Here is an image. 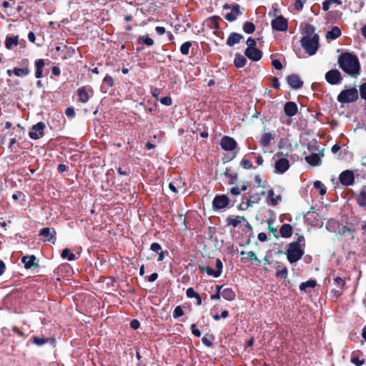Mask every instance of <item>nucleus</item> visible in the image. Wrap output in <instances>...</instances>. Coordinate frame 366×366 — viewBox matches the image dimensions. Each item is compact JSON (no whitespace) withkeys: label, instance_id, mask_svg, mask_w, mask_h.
I'll list each match as a JSON object with an SVG mask.
<instances>
[{"label":"nucleus","instance_id":"obj_1","mask_svg":"<svg viewBox=\"0 0 366 366\" xmlns=\"http://www.w3.org/2000/svg\"><path fill=\"white\" fill-rule=\"evenodd\" d=\"M340 67L352 77H357L361 73L360 61L357 56L352 53H343L338 57Z\"/></svg>","mask_w":366,"mask_h":366},{"label":"nucleus","instance_id":"obj_2","mask_svg":"<svg viewBox=\"0 0 366 366\" xmlns=\"http://www.w3.org/2000/svg\"><path fill=\"white\" fill-rule=\"evenodd\" d=\"M305 31L307 35L302 38L301 46L310 56H312L319 48V36L314 34L315 29L310 24L305 26Z\"/></svg>","mask_w":366,"mask_h":366},{"label":"nucleus","instance_id":"obj_3","mask_svg":"<svg viewBox=\"0 0 366 366\" xmlns=\"http://www.w3.org/2000/svg\"><path fill=\"white\" fill-rule=\"evenodd\" d=\"M304 254V249L299 243H290L287 250L288 261L292 264L300 260Z\"/></svg>","mask_w":366,"mask_h":366},{"label":"nucleus","instance_id":"obj_4","mask_svg":"<svg viewBox=\"0 0 366 366\" xmlns=\"http://www.w3.org/2000/svg\"><path fill=\"white\" fill-rule=\"evenodd\" d=\"M358 98V92L355 87L342 90L337 96V101L340 103H350Z\"/></svg>","mask_w":366,"mask_h":366},{"label":"nucleus","instance_id":"obj_5","mask_svg":"<svg viewBox=\"0 0 366 366\" xmlns=\"http://www.w3.org/2000/svg\"><path fill=\"white\" fill-rule=\"evenodd\" d=\"M261 200L259 194H254L249 198L243 197L242 202L239 205V209L241 210L247 209L249 207H253L254 204H258Z\"/></svg>","mask_w":366,"mask_h":366},{"label":"nucleus","instance_id":"obj_6","mask_svg":"<svg viewBox=\"0 0 366 366\" xmlns=\"http://www.w3.org/2000/svg\"><path fill=\"white\" fill-rule=\"evenodd\" d=\"M325 80L332 85H337L342 82V74L337 69H331L325 74Z\"/></svg>","mask_w":366,"mask_h":366},{"label":"nucleus","instance_id":"obj_7","mask_svg":"<svg viewBox=\"0 0 366 366\" xmlns=\"http://www.w3.org/2000/svg\"><path fill=\"white\" fill-rule=\"evenodd\" d=\"M229 199L225 194L217 195L212 201V207L215 210L224 209L228 206Z\"/></svg>","mask_w":366,"mask_h":366},{"label":"nucleus","instance_id":"obj_8","mask_svg":"<svg viewBox=\"0 0 366 366\" xmlns=\"http://www.w3.org/2000/svg\"><path fill=\"white\" fill-rule=\"evenodd\" d=\"M272 27L273 29L279 31H285L288 28L287 20L282 16H279L272 21Z\"/></svg>","mask_w":366,"mask_h":366},{"label":"nucleus","instance_id":"obj_9","mask_svg":"<svg viewBox=\"0 0 366 366\" xmlns=\"http://www.w3.org/2000/svg\"><path fill=\"white\" fill-rule=\"evenodd\" d=\"M45 124L43 122H39L32 127L31 131L29 133V136L32 139H38L43 137Z\"/></svg>","mask_w":366,"mask_h":366},{"label":"nucleus","instance_id":"obj_10","mask_svg":"<svg viewBox=\"0 0 366 366\" xmlns=\"http://www.w3.org/2000/svg\"><path fill=\"white\" fill-rule=\"evenodd\" d=\"M339 180L345 186L352 185L355 182L354 174L350 170H345L340 174Z\"/></svg>","mask_w":366,"mask_h":366},{"label":"nucleus","instance_id":"obj_11","mask_svg":"<svg viewBox=\"0 0 366 366\" xmlns=\"http://www.w3.org/2000/svg\"><path fill=\"white\" fill-rule=\"evenodd\" d=\"M56 232L54 229L45 227L41 229L39 232V235L43 237L44 242H51L54 244L56 237H55Z\"/></svg>","mask_w":366,"mask_h":366},{"label":"nucleus","instance_id":"obj_12","mask_svg":"<svg viewBox=\"0 0 366 366\" xmlns=\"http://www.w3.org/2000/svg\"><path fill=\"white\" fill-rule=\"evenodd\" d=\"M220 144L224 150L230 152L234 150L237 145L234 139L227 136L222 137Z\"/></svg>","mask_w":366,"mask_h":366},{"label":"nucleus","instance_id":"obj_13","mask_svg":"<svg viewBox=\"0 0 366 366\" xmlns=\"http://www.w3.org/2000/svg\"><path fill=\"white\" fill-rule=\"evenodd\" d=\"M290 167V163L287 159L280 158L275 162V172L278 174H283L288 170Z\"/></svg>","mask_w":366,"mask_h":366},{"label":"nucleus","instance_id":"obj_14","mask_svg":"<svg viewBox=\"0 0 366 366\" xmlns=\"http://www.w3.org/2000/svg\"><path fill=\"white\" fill-rule=\"evenodd\" d=\"M244 54L249 59L255 61H259L262 56V51L256 47L247 48Z\"/></svg>","mask_w":366,"mask_h":366},{"label":"nucleus","instance_id":"obj_15","mask_svg":"<svg viewBox=\"0 0 366 366\" xmlns=\"http://www.w3.org/2000/svg\"><path fill=\"white\" fill-rule=\"evenodd\" d=\"M287 82L293 89H300L303 84V81L297 74H292L287 77Z\"/></svg>","mask_w":366,"mask_h":366},{"label":"nucleus","instance_id":"obj_16","mask_svg":"<svg viewBox=\"0 0 366 366\" xmlns=\"http://www.w3.org/2000/svg\"><path fill=\"white\" fill-rule=\"evenodd\" d=\"M240 14H242V12L239 10V6L238 4H235L232 6V10L225 14L224 19L229 21H233Z\"/></svg>","mask_w":366,"mask_h":366},{"label":"nucleus","instance_id":"obj_17","mask_svg":"<svg viewBox=\"0 0 366 366\" xmlns=\"http://www.w3.org/2000/svg\"><path fill=\"white\" fill-rule=\"evenodd\" d=\"M323 157L322 154L312 153V154L305 157L306 162L312 166H318L321 164V158Z\"/></svg>","mask_w":366,"mask_h":366},{"label":"nucleus","instance_id":"obj_18","mask_svg":"<svg viewBox=\"0 0 366 366\" xmlns=\"http://www.w3.org/2000/svg\"><path fill=\"white\" fill-rule=\"evenodd\" d=\"M92 90L89 88L87 87H81L78 89L77 94L79 98V101L82 103H86L89 99V92H91Z\"/></svg>","mask_w":366,"mask_h":366},{"label":"nucleus","instance_id":"obj_19","mask_svg":"<svg viewBox=\"0 0 366 366\" xmlns=\"http://www.w3.org/2000/svg\"><path fill=\"white\" fill-rule=\"evenodd\" d=\"M284 112L288 117H293L297 112V106L293 102H288L285 104Z\"/></svg>","mask_w":366,"mask_h":366},{"label":"nucleus","instance_id":"obj_20","mask_svg":"<svg viewBox=\"0 0 366 366\" xmlns=\"http://www.w3.org/2000/svg\"><path fill=\"white\" fill-rule=\"evenodd\" d=\"M246 221V219L244 217L240 216H230L227 217V226H232L233 227H237L239 224H240L242 222Z\"/></svg>","mask_w":366,"mask_h":366},{"label":"nucleus","instance_id":"obj_21","mask_svg":"<svg viewBox=\"0 0 366 366\" xmlns=\"http://www.w3.org/2000/svg\"><path fill=\"white\" fill-rule=\"evenodd\" d=\"M243 38L242 34L238 33H232L227 38V44L229 46H233L234 44L239 43L240 40Z\"/></svg>","mask_w":366,"mask_h":366},{"label":"nucleus","instance_id":"obj_22","mask_svg":"<svg viewBox=\"0 0 366 366\" xmlns=\"http://www.w3.org/2000/svg\"><path fill=\"white\" fill-rule=\"evenodd\" d=\"M317 285V282L313 280H310L307 282H302L300 285V290L302 292H310L311 290L313 289Z\"/></svg>","mask_w":366,"mask_h":366},{"label":"nucleus","instance_id":"obj_23","mask_svg":"<svg viewBox=\"0 0 366 366\" xmlns=\"http://www.w3.org/2000/svg\"><path fill=\"white\" fill-rule=\"evenodd\" d=\"M280 234L282 237L288 238L292 234V227L289 224H284L280 229Z\"/></svg>","mask_w":366,"mask_h":366},{"label":"nucleus","instance_id":"obj_24","mask_svg":"<svg viewBox=\"0 0 366 366\" xmlns=\"http://www.w3.org/2000/svg\"><path fill=\"white\" fill-rule=\"evenodd\" d=\"M36 257L34 255L24 256L21 259V262L24 264V267L26 269L31 268L36 265Z\"/></svg>","mask_w":366,"mask_h":366},{"label":"nucleus","instance_id":"obj_25","mask_svg":"<svg viewBox=\"0 0 366 366\" xmlns=\"http://www.w3.org/2000/svg\"><path fill=\"white\" fill-rule=\"evenodd\" d=\"M45 62L44 59H38L35 61L36 72L35 76L39 79L42 76L43 69L44 67Z\"/></svg>","mask_w":366,"mask_h":366},{"label":"nucleus","instance_id":"obj_26","mask_svg":"<svg viewBox=\"0 0 366 366\" xmlns=\"http://www.w3.org/2000/svg\"><path fill=\"white\" fill-rule=\"evenodd\" d=\"M221 295L224 299L229 301L234 300L236 296L234 292L230 288L221 290Z\"/></svg>","mask_w":366,"mask_h":366},{"label":"nucleus","instance_id":"obj_27","mask_svg":"<svg viewBox=\"0 0 366 366\" xmlns=\"http://www.w3.org/2000/svg\"><path fill=\"white\" fill-rule=\"evenodd\" d=\"M341 35V30L337 26H334L332 28V29L329 31H327L326 34L327 39H336Z\"/></svg>","mask_w":366,"mask_h":366},{"label":"nucleus","instance_id":"obj_28","mask_svg":"<svg viewBox=\"0 0 366 366\" xmlns=\"http://www.w3.org/2000/svg\"><path fill=\"white\" fill-rule=\"evenodd\" d=\"M246 58L241 54H236L234 59V64L237 68H242L246 64Z\"/></svg>","mask_w":366,"mask_h":366},{"label":"nucleus","instance_id":"obj_29","mask_svg":"<svg viewBox=\"0 0 366 366\" xmlns=\"http://www.w3.org/2000/svg\"><path fill=\"white\" fill-rule=\"evenodd\" d=\"M18 44V36H15L14 37L7 36L5 41V46L6 49H11L14 46H17Z\"/></svg>","mask_w":366,"mask_h":366},{"label":"nucleus","instance_id":"obj_30","mask_svg":"<svg viewBox=\"0 0 366 366\" xmlns=\"http://www.w3.org/2000/svg\"><path fill=\"white\" fill-rule=\"evenodd\" d=\"M30 71L28 68H14L13 73L16 76H25L29 74Z\"/></svg>","mask_w":366,"mask_h":366},{"label":"nucleus","instance_id":"obj_31","mask_svg":"<svg viewBox=\"0 0 366 366\" xmlns=\"http://www.w3.org/2000/svg\"><path fill=\"white\" fill-rule=\"evenodd\" d=\"M61 256L62 258L67 259L69 261H73L76 259V255L71 252L69 249H63Z\"/></svg>","mask_w":366,"mask_h":366},{"label":"nucleus","instance_id":"obj_32","mask_svg":"<svg viewBox=\"0 0 366 366\" xmlns=\"http://www.w3.org/2000/svg\"><path fill=\"white\" fill-rule=\"evenodd\" d=\"M272 134L270 133H264L262 135L260 143L262 146L267 147L270 144Z\"/></svg>","mask_w":366,"mask_h":366},{"label":"nucleus","instance_id":"obj_33","mask_svg":"<svg viewBox=\"0 0 366 366\" xmlns=\"http://www.w3.org/2000/svg\"><path fill=\"white\" fill-rule=\"evenodd\" d=\"M357 202L361 207H366V192L362 191L357 198Z\"/></svg>","mask_w":366,"mask_h":366},{"label":"nucleus","instance_id":"obj_34","mask_svg":"<svg viewBox=\"0 0 366 366\" xmlns=\"http://www.w3.org/2000/svg\"><path fill=\"white\" fill-rule=\"evenodd\" d=\"M243 30L247 34H252L255 30V26L252 22H246L243 26Z\"/></svg>","mask_w":366,"mask_h":366},{"label":"nucleus","instance_id":"obj_35","mask_svg":"<svg viewBox=\"0 0 366 366\" xmlns=\"http://www.w3.org/2000/svg\"><path fill=\"white\" fill-rule=\"evenodd\" d=\"M192 46L190 41L184 42L180 47V51L184 55H187L189 52V49Z\"/></svg>","mask_w":366,"mask_h":366},{"label":"nucleus","instance_id":"obj_36","mask_svg":"<svg viewBox=\"0 0 366 366\" xmlns=\"http://www.w3.org/2000/svg\"><path fill=\"white\" fill-rule=\"evenodd\" d=\"M314 187L320 190V194L324 195L326 193V187L320 181H315L314 182Z\"/></svg>","mask_w":366,"mask_h":366},{"label":"nucleus","instance_id":"obj_37","mask_svg":"<svg viewBox=\"0 0 366 366\" xmlns=\"http://www.w3.org/2000/svg\"><path fill=\"white\" fill-rule=\"evenodd\" d=\"M241 255H247V258H249L251 260L259 262V259L257 258L256 254L253 251L249 252H242Z\"/></svg>","mask_w":366,"mask_h":366},{"label":"nucleus","instance_id":"obj_38","mask_svg":"<svg viewBox=\"0 0 366 366\" xmlns=\"http://www.w3.org/2000/svg\"><path fill=\"white\" fill-rule=\"evenodd\" d=\"M139 42L146 44L147 46H152L154 44V41L147 36H140L139 39Z\"/></svg>","mask_w":366,"mask_h":366},{"label":"nucleus","instance_id":"obj_39","mask_svg":"<svg viewBox=\"0 0 366 366\" xmlns=\"http://www.w3.org/2000/svg\"><path fill=\"white\" fill-rule=\"evenodd\" d=\"M48 341H49V339L44 338V337H34V343L38 346H41V345L46 344Z\"/></svg>","mask_w":366,"mask_h":366},{"label":"nucleus","instance_id":"obj_40","mask_svg":"<svg viewBox=\"0 0 366 366\" xmlns=\"http://www.w3.org/2000/svg\"><path fill=\"white\" fill-rule=\"evenodd\" d=\"M334 283L340 290H342L345 286V282L340 277H337L334 279Z\"/></svg>","mask_w":366,"mask_h":366},{"label":"nucleus","instance_id":"obj_41","mask_svg":"<svg viewBox=\"0 0 366 366\" xmlns=\"http://www.w3.org/2000/svg\"><path fill=\"white\" fill-rule=\"evenodd\" d=\"M184 315V311L180 306H177L174 308L173 312L174 318H178Z\"/></svg>","mask_w":366,"mask_h":366},{"label":"nucleus","instance_id":"obj_42","mask_svg":"<svg viewBox=\"0 0 366 366\" xmlns=\"http://www.w3.org/2000/svg\"><path fill=\"white\" fill-rule=\"evenodd\" d=\"M287 269L285 267L282 269L277 270L276 276L282 279H286L287 277Z\"/></svg>","mask_w":366,"mask_h":366},{"label":"nucleus","instance_id":"obj_43","mask_svg":"<svg viewBox=\"0 0 366 366\" xmlns=\"http://www.w3.org/2000/svg\"><path fill=\"white\" fill-rule=\"evenodd\" d=\"M215 266L216 273L217 275L220 276L222 272L223 264L219 259H216Z\"/></svg>","mask_w":366,"mask_h":366},{"label":"nucleus","instance_id":"obj_44","mask_svg":"<svg viewBox=\"0 0 366 366\" xmlns=\"http://www.w3.org/2000/svg\"><path fill=\"white\" fill-rule=\"evenodd\" d=\"M150 249H151V250L156 252L157 254L159 253L161 251H162L161 245L157 242L152 243L151 244Z\"/></svg>","mask_w":366,"mask_h":366},{"label":"nucleus","instance_id":"obj_45","mask_svg":"<svg viewBox=\"0 0 366 366\" xmlns=\"http://www.w3.org/2000/svg\"><path fill=\"white\" fill-rule=\"evenodd\" d=\"M241 166L244 169H249L252 168V164L247 159H242L240 163Z\"/></svg>","mask_w":366,"mask_h":366},{"label":"nucleus","instance_id":"obj_46","mask_svg":"<svg viewBox=\"0 0 366 366\" xmlns=\"http://www.w3.org/2000/svg\"><path fill=\"white\" fill-rule=\"evenodd\" d=\"M159 101L164 105L170 106L172 104V100L169 97L160 98Z\"/></svg>","mask_w":366,"mask_h":366},{"label":"nucleus","instance_id":"obj_47","mask_svg":"<svg viewBox=\"0 0 366 366\" xmlns=\"http://www.w3.org/2000/svg\"><path fill=\"white\" fill-rule=\"evenodd\" d=\"M186 295L189 298H195L196 296H198V293H197L192 287H189L187 290Z\"/></svg>","mask_w":366,"mask_h":366},{"label":"nucleus","instance_id":"obj_48","mask_svg":"<svg viewBox=\"0 0 366 366\" xmlns=\"http://www.w3.org/2000/svg\"><path fill=\"white\" fill-rule=\"evenodd\" d=\"M307 0H296L295 2V8L297 10H302L304 6V4H305Z\"/></svg>","mask_w":366,"mask_h":366},{"label":"nucleus","instance_id":"obj_49","mask_svg":"<svg viewBox=\"0 0 366 366\" xmlns=\"http://www.w3.org/2000/svg\"><path fill=\"white\" fill-rule=\"evenodd\" d=\"M202 270L205 271L209 275L213 276L214 277H219V275L217 274L216 270H214L209 267H203Z\"/></svg>","mask_w":366,"mask_h":366},{"label":"nucleus","instance_id":"obj_50","mask_svg":"<svg viewBox=\"0 0 366 366\" xmlns=\"http://www.w3.org/2000/svg\"><path fill=\"white\" fill-rule=\"evenodd\" d=\"M351 362L355 364V365L357 366H361L363 365L364 363V360H360L359 357H352L351 358Z\"/></svg>","mask_w":366,"mask_h":366},{"label":"nucleus","instance_id":"obj_51","mask_svg":"<svg viewBox=\"0 0 366 366\" xmlns=\"http://www.w3.org/2000/svg\"><path fill=\"white\" fill-rule=\"evenodd\" d=\"M360 97L366 100V83L362 84L360 87Z\"/></svg>","mask_w":366,"mask_h":366},{"label":"nucleus","instance_id":"obj_52","mask_svg":"<svg viewBox=\"0 0 366 366\" xmlns=\"http://www.w3.org/2000/svg\"><path fill=\"white\" fill-rule=\"evenodd\" d=\"M191 329H192V332L194 336H196L197 337H199L201 336V332L197 329L196 324H192L191 326Z\"/></svg>","mask_w":366,"mask_h":366},{"label":"nucleus","instance_id":"obj_53","mask_svg":"<svg viewBox=\"0 0 366 366\" xmlns=\"http://www.w3.org/2000/svg\"><path fill=\"white\" fill-rule=\"evenodd\" d=\"M212 340L213 338H209L207 337H203L202 339L203 344L207 347H211L212 345Z\"/></svg>","mask_w":366,"mask_h":366},{"label":"nucleus","instance_id":"obj_54","mask_svg":"<svg viewBox=\"0 0 366 366\" xmlns=\"http://www.w3.org/2000/svg\"><path fill=\"white\" fill-rule=\"evenodd\" d=\"M272 64L276 69L280 70L282 69V65L278 59H273Z\"/></svg>","mask_w":366,"mask_h":366},{"label":"nucleus","instance_id":"obj_55","mask_svg":"<svg viewBox=\"0 0 366 366\" xmlns=\"http://www.w3.org/2000/svg\"><path fill=\"white\" fill-rule=\"evenodd\" d=\"M247 48H254L256 45V41L254 39L249 37L247 39Z\"/></svg>","mask_w":366,"mask_h":366},{"label":"nucleus","instance_id":"obj_56","mask_svg":"<svg viewBox=\"0 0 366 366\" xmlns=\"http://www.w3.org/2000/svg\"><path fill=\"white\" fill-rule=\"evenodd\" d=\"M230 193L232 195L237 196L241 193V190L238 187H233L230 189Z\"/></svg>","mask_w":366,"mask_h":366},{"label":"nucleus","instance_id":"obj_57","mask_svg":"<svg viewBox=\"0 0 366 366\" xmlns=\"http://www.w3.org/2000/svg\"><path fill=\"white\" fill-rule=\"evenodd\" d=\"M222 289V287H217V292L216 294L212 295L211 296V299L212 300H217L220 298L221 295V290Z\"/></svg>","mask_w":366,"mask_h":366},{"label":"nucleus","instance_id":"obj_58","mask_svg":"<svg viewBox=\"0 0 366 366\" xmlns=\"http://www.w3.org/2000/svg\"><path fill=\"white\" fill-rule=\"evenodd\" d=\"M65 113H66V116H68L69 117H73L75 114L74 109L72 107H68L66 109Z\"/></svg>","mask_w":366,"mask_h":366},{"label":"nucleus","instance_id":"obj_59","mask_svg":"<svg viewBox=\"0 0 366 366\" xmlns=\"http://www.w3.org/2000/svg\"><path fill=\"white\" fill-rule=\"evenodd\" d=\"M104 81L107 83L109 86H113V79L109 75L105 76V77L104 78Z\"/></svg>","mask_w":366,"mask_h":366},{"label":"nucleus","instance_id":"obj_60","mask_svg":"<svg viewBox=\"0 0 366 366\" xmlns=\"http://www.w3.org/2000/svg\"><path fill=\"white\" fill-rule=\"evenodd\" d=\"M274 191L272 189H270L269 192H268V196L271 199V202H272V204L273 205H275L277 204V200L276 199H273L272 197L274 195Z\"/></svg>","mask_w":366,"mask_h":366},{"label":"nucleus","instance_id":"obj_61","mask_svg":"<svg viewBox=\"0 0 366 366\" xmlns=\"http://www.w3.org/2000/svg\"><path fill=\"white\" fill-rule=\"evenodd\" d=\"M139 325H140V324H139V321L137 320H134L130 322V326L134 330L138 329L139 327Z\"/></svg>","mask_w":366,"mask_h":366},{"label":"nucleus","instance_id":"obj_62","mask_svg":"<svg viewBox=\"0 0 366 366\" xmlns=\"http://www.w3.org/2000/svg\"><path fill=\"white\" fill-rule=\"evenodd\" d=\"M257 238L260 242H265L267 239V236L265 233L261 232L258 234Z\"/></svg>","mask_w":366,"mask_h":366},{"label":"nucleus","instance_id":"obj_63","mask_svg":"<svg viewBox=\"0 0 366 366\" xmlns=\"http://www.w3.org/2000/svg\"><path fill=\"white\" fill-rule=\"evenodd\" d=\"M331 294H332V298H337L339 296L341 295V290H332L331 291Z\"/></svg>","mask_w":366,"mask_h":366},{"label":"nucleus","instance_id":"obj_64","mask_svg":"<svg viewBox=\"0 0 366 366\" xmlns=\"http://www.w3.org/2000/svg\"><path fill=\"white\" fill-rule=\"evenodd\" d=\"M155 31L159 35H163L166 32L165 28L163 26H157Z\"/></svg>","mask_w":366,"mask_h":366}]
</instances>
